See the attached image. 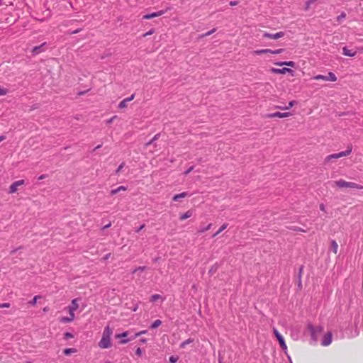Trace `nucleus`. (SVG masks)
Segmentation results:
<instances>
[{"mask_svg": "<svg viewBox=\"0 0 363 363\" xmlns=\"http://www.w3.org/2000/svg\"><path fill=\"white\" fill-rule=\"evenodd\" d=\"M313 1H315L314 0H310V1H308L306 2V5L308 7L312 3H313Z\"/></svg>", "mask_w": 363, "mask_h": 363, "instance_id": "54", "label": "nucleus"}, {"mask_svg": "<svg viewBox=\"0 0 363 363\" xmlns=\"http://www.w3.org/2000/svg\"><path fill=\"white\" fill-rule=\"evenodd\" d=\"M273 332L277 340L279 341V343L281 349L286 350L287 349V346L282 335L279 333V331L276 328L273 329Z\"/></svg>", "mask_w": 363, "mask_h": 363, "instance_id": "2", "label": "nucleus"}, {"mask_svg": "<svg viewBox=\"0 0 363 363\" xmlns=\"http://www.w3.org/2000/svg\"><path fill=\"white\" fill-rule=\"evenodd\" d=\"M192 211L191 210L187 211L184 214L180 216V220H184L189 218H190L192 216Z\"/></svg>", "mask_w": 363, "mask_h": 363, "instance_id": "21", "label": "nucleus"}, {"mask_svg": "<svg viewBox=\"0 0 363 363\" xmlns=\"http://www.w3.org/2000/svg\"><path fill=\"white\" fill-rule=\"evenodd\" d=\"M339 159L337 153H333L331 155H329L325 157V162L326 164L331 163L333 162V160Z\"/></svg>", "mask_w": 363, "mask_h": 363, "instance_id": "12", "label": "nucleus"}, {"mask_svg": "<svg viewBox=\"0 0 363 363\" xmlns=\"http://www.w3.org/2000/svg\"><path fill=\"white\" fill-rule=\"evenodd\" d=\"M45 174H43V175L40 176L38 179H45Z\"/></svg>", "mask_w": 363, "mask_h": 363, "instance_id": "59", "label": "nucleus"}, {"mask_svg": "<svg viewBox=\"0 0 363 363\" xmlns=\"http://www.w3.org/2000/svg\"><path fill=\"white\" fill-rule=\"evenodd\" d=\"M145 267H138V268L135 269L133 271V273L135 274L138 271H144L145 269Z\"/></svg>", "mask_w": 363, "mask_h": 363, "instance_id": "38", "label": "nucleus"}, {"mask_svg": "<svg viewBox=\"0 0 363 363\" xmlns=\"http://www.w3.org/2000/svg\"><path fill=\"white\" fill-rule=\"evenodd\" d=\"M308 329L310 330L311 333V336H312V338L313 339V340L315 342L317 341V337L315 336V333L316 332H322L323 330V328L322 327H318L317 328H315L314 327H313L312 325H310L308 327Z\"/></svg>", "mask_w": 363, "mask_h": 363, "instance_id": "8", "label": "nucleus"}, {"mask_svg": "<svg viewBox=\"0 0 363 363\" xmlns=\"http://www.w3.org/2000/svg\"><path fill=\"white\" fill-rule=\"evenodd\" d=\"M80 30H81L80 29H77V30H76L73 31L72 33V34H75V33H79Z\"/></svg>", "mask_w": 363, "mask_h": 363, "instance_id": "61", "label": "nucleus"}, {"mask_svg": "<svg viewBox=\"0 0 363 363\" xmlns=\"http://www.w3.org/2000/svg\"><path fill=\"white\" fill-rule=\"evenodd\" d=\"M294 230H297V231H301V232H303V233H305V232H306V230H303V229H301V228H294Z\"/></svg>", "mask_w": 363, "mask_h": 363, "instance_id": "53", "label": "nucleus"}, {"mask_svg": "<svg viewBox=\"0 0 363 363\" xmlns=\"http://www.w3.org/2000/svg\"><path fill=\"white\" fill-rule=\"evenodd\" d=\"M40 298V296H35L33 297V298L31 301H29V303H30V305H32V306H35V305L36 304V303H37V300H38V298Z\"/></svg>", "mask_w": 363, "mask_h": 363, "instance_id": "33", "label": "nucleus"}, {"mask_svg": "<svg viewBox=\"0 0 363 363\" xmlns=\"http://www.w3.org/2000/svg\"><path fill=\"white\" fill-rule=\"evenodd\" d=\"M346 17L345 13H342L340 16H337V21H340L342 19L345 18Z\"/></svg>", "mask_w": 363, "mask_h": 363, "instance_id": "39", "label": "nucleus"}, {"mask_svg": "<svg viewBox=\"0 0 363 363\" xmlns=\"http://www.w3.org/2000/svg\"><path fill=\"white\" fill-rule=\"evenodd\" d=\"M128 335V333L127 331L121 333V334H117L115 335V337L117 338V339H120V338H124V337H126Z\"/></svg>", "mask_w": 363, "mask_h": 363, "instance_id": "30", "label": "nucleus"}, {"mask_svg": "<svg viewBox=\"0 0 363 363\" xmlns=\"http://www.w3.org/2000/svg\"><path fill=\"white\" fill-rule=\"evenodd\" d=\"M64 336H65V339H69V338H72L73 337L72 334H71L70 333H65L64 334Z\"/></svg>", "mask_w": 363, "mask_h": 363, "instance_id": "41", "label": "nucleus"}, {"mask_svg": "<svg viewBox=\"0 0 363 363\" xmlns=\"http://www.w3.org/2000/svg\"><path fill=\"white\" fill-rule=\"evenodd\" d=\"M295 104H296L295 101H289L288 106H286V107L277 106V108L279 109H281V110H288V109L291 108V107H293Z\"/></svg>", "mask_w": 363, "mask_h": 363, "instance_id": "25", "label": "nucleus"}, {"mask_svg": "<svg viewBox=\"0 0 363 363\" xmlns=\"http://www.w3.org/2000/svg\"><path fill=\"white\" fill-rule=\"evenodd\" d=\"M349 182L343 179H339L335 182V184L340 188H348Z\"/></svg>", "mask_w": 363, "mask_h": 363, "instance_id": "13", "label": "nucleus"}, {"mask_svg": "<svg viewBox=\"0 0 363 363\" xmlns=\"http://www.w3.org/2000/svg\"><path fill=\"white\" fill-rule=\"evenodd\" d=\"M10 304L9 303H4L2 304H0V308H9Z\"/></svg>", "mask_w": 363, "mask_h": 363, "instance_id": "45", "label": "nucleus"}, {"mask_svg": "<svg viewBox=\"0 0 363 363\" xmlns=\"http://www.w3.org/2000/svg\"><path fill=\"white\" fill-rule=\"evenodd\" d=\"M356 51L349 49L347 47H344L342 48V54L345 56L354 57L356 55Z\"/></svg>", "mask_w": 363, "mask_h": 363, "instance_id": "10", "label": "nucleus"}, {"mask_svg": "<svg viewBox=\"0 0 363 363\" xmlns=\"http://www.w3.org/2000/svg\"><path fill=\"white\" fill-rule=\"evenodd\" d=\"M327 81L335 82L337 81V77L335 74L333 72H329L328 76H326Z\"/></svg>", "mask_w": 363, "mask_h": 363, "instance_id": "23", "label": "nucleus"}, {"mask_svg": "<svg viewBox=\"0 0 363 363\" xmlns=\"http://www.w3.org/2000/svg\"><path fill=\"white\" fill-rule=\"evenodd\" d=\"M284 35V33L281 32V31L278 32V33H277L275 34H270V33H268L267 32L264 33V34H263V37L264 38H270V39H274V40L281 38Z\"/></svg>", "mask_w": 363, "mask_h": 363, "instance_id": "6", "label": "nucleus"}, {"mask_svg": "<svg viewBox=\"0 0 363 363\" xmlns=\"http://www.w3.org/2000/svg\"><path fill=\"white\" fill-rule=\"evenodd\" d=\"M110 255H111V254H110V253H109V254L106 255V256L104 257V259H108V258H109V257H110Z\"/></svg>", "mask_w": 363, "mask_h": 363, "instance_id": "60", "label": "nucleus"}, {"mask_svg": "<svg viewBox=\"0 0 363 363\" xmlns=\"http://www.w3.org/2000/svg\"><path fill=\"white\" fill-rule=\"evenodd\" d=\"M291 116V113L290 112H284V113L275 112V113L268 114L267 116V117L269 118H275V117L282 118L289 117Z\"/></svg>", "mask_w": 363, "mask_h": 363, "instance_id": "5", "label": "nucleus"}, {"mask_svg": "<svg viewBox=\"0 0 363 363\" xmlns=\"http://www.w3.org/2000/svg\"><path fill=\"white\" fill-rule=\"evenodd\" d=\"M331 250L333 252L334 254L337 253L338 250V244L335 240H332L331 245H330Z\"/></svg>", "mask_w": 363, "mask_h": 363, "instance_id": "20", "label": "nucleus"}, {"mask_svg": "<svg viewBox=\"0 0 363 363\" xmlns=\"http://www.w3.org/2000/svg\"><path fill=\"white\" fill-rule=\"evenodd\" d=\"M186 196H187V193L186 192H182L181 194L174 195V197H173V200L175 201H177L179 199L184 198Z\"/></svg>", "mask_w": 363, "mask_h": 363, "instance_id": "24", "label": "nucleus"}, {"mask_svg": "<svg viewBox=\"0 0 363 363\" xmlns=\"http://www.w3.org/2000/svg\"><path fill=\"white\" fill-rule=\"evenodd\" d=\"M284 51V49H277V50H272V54H274V55H277V54H281V52H283Z\"/></svg>", "mask_w": 363, "mask_h": 363, "instance_id": "37", "label": "nucleus"}, {"mask_svg": "<svg viewBox=\"0 0 363 363\" xmlns=\"http://www.w3.org/2000/svg\"><path fill=\"white\" fill-rule=\"evenodd\" d=\"M43 311H48V308L47 307H45V308H43Z\"/></svg>", "mask_w": 363, "mask_h": 363, "instance_id": "64", "label": "nucleus"}, {"mask_svg": "<svg viewBox=\"0 0 363 363\" xmlns=\"http://www.w3.org/2000/svg\"><path fill=\"white\" fill-rule=\"evenodd\" d=\"M61 322H63V323H69L71 322L69 318L68 317H63L61 318Z\"/></svg>", "mask_w": 363, "mask_h": 363, "instance_id": "42", "label": "nucleus"}, {"mask_svg": "<svg viewBox=\"0 0 363 363\" xmlns=\"http://www.w3.org/2000/svg\"><path fill=\"white\" fill-rule=\"evenodd\" d=\"M124 166H125V162H122V163L119 165V167H118V169H116V174H120V172H121L122 169L124 167Z\"/></svg>", "mask_w": 363, "mask_h": 363, "instance_id": "34", "label": "nucleus"}, {"mask_svg": "<svg viewBox=\"0 0 363 363\" xmlns=\"http://www.w3.org/2000/svg\"><path fill=\"white\" fill-rule=\"evenodd\" d=\"M211 225H211V223H210V224H208V225L206 226V228H204V229L201 230L200 232L203 233V232H204V231H206V230H208L211 228Z\"/></svg>", "mask_w": 363, "mask_h": 363, "instance_id": "50", "label": "nucleus"}, {"mask_svg": "<svg viewBox=\"0 0 363 363\" xmlns=\"http://www.w3.org/2000/svg\"><path fill=\"white\" fill-rule=\"evenodd\" d=\"M126 190H127V187H125L124 186H118V188H116L115 189H112L110 191V194L111 195H115V194H118V192H120L121 191H126Z\"/></svg>", "mask_w": 363, "mask_h": 363, "instance_id": "17", "label": "nucleus"}, {"mask_svg": "<svg viewBox=\"0 0 363 363\" xmlns=\"http://www.w3.org/2000/svg\"><path fill=\"white\" fill-rule=\"evenodd\" d=\"M147 333V330H142V331H140L138 333H137L135 335V337H137L143 334H146Z\"/></svg>", "mask_w": 363, "mask_h": 363, "instance_id": "43", "label": "nucleus"}, {"mask_svg": "<svg viewBox=\"0 0 363 363\" xmlns=\"http://www.w3.org/2000/svg\"><path fill=\"white\" fill-rule=\"evenodd\" d=\"M116 116H114L113 117H111V118H109L108 121H107V123H113V121H114L115 118H116Z\"/></svg>", "mask_w": 363, "mask_h": 363, "instance_id": "49", "label": "nucleus"}, {"mask_svg": "<svg viewBox=\"0 0 363 363\" xmlns=\"http://www.w3.org/2000/svg\"><path fill=\"white\" fill-rule=\"evenodd\" d=\"M320 209L322 211H325V206L323 204H320Z\"/></svg>", "mask_w": 363, "mask_h": 363, "instance_id": "56", "label": "nucleus"}, {"mask_svg": "<svg viewBox=\"0 0 363 363\" xmlns=\"http://www.w3.org/2000/svg\"><path fill=\"white\" fill-rule=\"evenodd\" d=\"M351 152H352V146L350 145L347 147L346 150L342 151V152H340L337 153L338 157L340 158V157L348 156L351 154Z\"/></svg>", "mask_w": 363, "mask_h": 363, "instance_id": "15", "label": "nucleus"}, {"mask_svg": "<svg viewBox=\"0 0 363 363\" xmlns=\"http://www.w3.org/2000/svg\"><path fill=\"white\" fill-rule=\"evenodd\" d=\"M78 308H79V305L77 303V299L74 298L72 301V306L67 307L69 313H74V311H77L78 309Z\"/></svg>", "mask_w": 363, "mask_h": 363, "instance_id": "9", "label": "nucleus"}, {"mask_svg": "<svg viewBox=\"0 0 363 363\" xmlns=\"http://www.w3.org/2000/svg\"><path fill=\"white\" fill-rule=\"evenodd\" d=\"M274 65L279 66V67L283 66V65H286L289 67H294L296 65V63L293 61H284V62H274Z\"/></svg>", "mask_w": 363, "mask_h": 363, "instance_id": "14", "label": "nucleus"}, {"mask_svg": "<svg viewBox=\"0 0 363 363\" xmlns=\"http://www.w3.org/2000/svg\"><path fill=\"white\" fill-rule=\"evenodd\" d=\"M145 228V225H140V227L138 229L137 232H139L140 230H143Z\"/></svg>", "mask_w": 363, "mask_h": 363, "instance_id": "58", "label": "nucleus"}, {"mask_svg": "<svg viewBox=\"0 0 363 363\" xmlns=\"http://www.w3.org/2000/svg\"><path fill=\"white\" fill-rule=\"evenodd\" d=\"M74 313H69V316L68 317L70 320V321L72 322L74 319Z\"/></svg>", "mask_w": 363, "mask_h": 363, "instance_id": "47", "label": "nucleus"}, {"mask_svg": "<svg viewBox=\"0 0 363 363\" xmlns=\"http://www.w3.org/2000/svg\"><path fill=\"white\" fill-rule=\"evenodd\" d=\"M140 342L143 343H145V342H146V339H141Z\"/></svg>", "mask_w": 363, "mask_h": 363, "instance_id": "62", "label": "nucleus"}, {"mask_svg": "<svg viewBox=\"0 0 363 363\" xmlns=\"http://www.w3.org/2000/svg\"><path fill=\"white\" fill-rule=\"evenodd\" d=\"M45 44V43H43L42 45H40L39 46L34 47L32 50V52L33 54H39L40 52H43V47L44 46Z\"/></svg>", "mask_w": 363, "mask_h": 363, "instance_id": "18", "label": "nucleus"}, {"mask_svg": "<svg viewBox=\"0 0 363 363\" xmlns=\"http://www.w3.org/2000/svg\"><path fill=\"white\" fill-rule=\"evenodd\" d=\"M8 93V90L4 87L0 86V96H4Z\"/></svg>", "mask_w": 363, "mask_h": 363, "instance_id": "35", "label": "nucleus"}, {"mask_svg": "<svg viewBox=\"0 0 363 363\" xmlns=\"http://www.w3.org/2000/svg\"><path fill=\"white\" fill-rule=\"evenodd\" d=\"M110 226H111V223H109V224L106 225L104 228H108V227H110Z\"/></svg>", "mask_w": 363, "mask_h": 363, "instance_id": "63", "label": "nucleus"}, {"mask_svg": "<svg viewBox=\"0 0 363 363\" xmlns=\"http://www.w3.org/2000/svg\"><path fill=\"white\" fill-rule=\"evenodd\" d=\"M77 352V350L75 348H67L63 350V353L65 355H69L72 353Z\"/></svg>", "mask_w": 363, "mask_h": 363, "instance_id": "26", "label": "nucleus"}, {"mask_svg": "<svg viewBox=\"0 0 363 363\" xmlns=\"http://www.w3.org/2000/svg\"><path fill=\"white\" fill-rule=\"evenodd\" d=\"M162 324V321L160 320H155L152 324L151 325L150 328L152 329H155L160 326Z\"/></svg>", "mask_w": 363, "mask_h": 363, "instance_id": "28", "label": "nucleus"}, {"mask_svg": "<svg viewBox=\"0 0 363 363\" xmlns=\"http://www.w3.org/2000/svg\"><path fill=\"white\" fill-rule=\"evenodd\" d=\"M193 167H191L186 172H185V174H189L190 172H191L193 170Z\"/></svg>", "mask_w": 363, "mask_h": 363, "instance_id": "57", "label": "nucleus"}, {"mask_svg": "<svg viewBox=\"0 0 363 363\" xmlns=\"http://www.w3.org/2000/svg\"><path fill=\"white\" fill-rule=\"evenodd\" d=\"M178 359H179V358H178V357H177V356H171V357H169V362H170L171 363H176V362L178 361Z\"/></svg>", "mask_w": 363, "mask_h": 363, "instance_id": "36", "label": "nucleus"}, {"mask_svg": "<svg viewBox=\"0 0 363 363\" xmlns=\"http://www.w3.org/2000/svg\"><path fill=\"white\" fill-rule=\"evenodd\" d=\"M270 53L272 54V50L271 49H261V50H257L253 51V54L255 55H259L262 54H267Z\"/></svg>", "mask_w": 363, "mask_h": 363, "instance_id": "16", "label": "nucleus"}, {"mask_svg": "<svg viewBox=\"0 0 363 363\" xmlns=\"http://www.w3.org/2000/svg\"><path fill=\"white\" fill-rule=\"evenodd\" d=\"M134 98H135V94H131L130 96L125 98V99L127 102H130V101H133L134 99Z\"/></svg>", "mask_w": 363, "mask_h": 363, "instance_id": "40", "label": "nucleus"}, {"mask_svg": "<svg viewBox=\"0 0 363 363\" xmlns=\"http://www.w3.org/2000/svg\"><path fill=\"white\" fill-rule=\"evenodd\" d=\"M270 72L273 74H284L286 73H289L291 76H294V71L289 68L284 67L281 69L278 68H271Z\"/></svg>", "mask_w": 363, "mask_h": 363, "instance_id": "3", "label": "nucleus"}, {"mask_svg": "<svg viewBox=\"0 0 363 363\" xmlns=\"http://www.w3.org/2000/svg\"><path fill=\"white\" fill-rule=\"evenodd\" d=\"M129 342V340L128 339H122L121 341H120V344L121 345H124V344H126L127 342Z\"/></svg>", "mask_w": 363, "mask_h": 363, "instance_id": "48", "label": "nucleus"}, {"mask_svg": "<svg viewBox=\"0 0 363 363\" xmlns=\"http://www.w3.org/2000/svg\"><path fill=\"white\" fill-rule=\"evenodd\" d=\"M135 354L138 356H140L142 354V350L140 347H138Z\"/></svg>", "mask_w": 363, "mask_h": 363, "instance_id": "46", "label": "nucleus"}, {"mask_svg": "<svg viewBox=\"0 0 363 363\" xmlns=\"http://www.w3.org/2000/svg\"><path fill=\"white\" fill-rule=\"evenodd\" d=\"M238 2L236 1H230V5L232 6H236V5H238Z\"/></svg>", "mask_w": 363, "mask_h": 363, "instance_id": "51", "label": "nucleus"}, {"mask_svg": "<svg viewBox=\"0 0 363 363\" xmlns=\"http://www.w3.org/2000/svg\"><path fill=\"white\" fill-rule=\"evenodd\" d=\"M192 342V340L191 339H188L185 341H184L183 342L181 343L180 345V347L181 348H184L188 344Z\"/></svg>", "mask_w": 363, "mask_h": 363, "instance_id": "32", "label": "nucleus"}, {"mask_svg": "<svg viewBox=\"0 0 363 363\" xmlns=\"http://www.w3.org/2000/svg\"><path fill=\"white\" fill-rule=\"evenodd\" d=\"M228 226L227 223H224L221 225V227L219 228V230L213 235V237L217 236L218 234H220L223 230H224Z\"/></svg>", "mask_w": 363, "mask_h": 363, "instance_id": "29", "label": "nucleus"}, {"mask_svg": "<svg viewBox=\"0 0 363 363\" xmlns=\"http://www.w3.org/2000/svg\"><path fill=\"white\" fill-rule=\"evenodd\" d=\"M128 102H127L125 101V99H124L123 100H122L119 104H118V108L120 109H123V108H125L127 106H128Z\"/></svg>", "mask_w": 363, "mask_h": 363, "instance_id": "27", "label": "nucleus"}, {"mask_svg": "<svg viewBox=\"0 0 363 363\" xmlns=\"http://www.w3.org/2000/svg\"><path fill=\"white\" fill-rule=\"evenodd\" d=\"M150 300L152 302H155L159 300H160L161 301H164V298L160 294H154L150 297Z\"/></svg>", "mask_w": 363, "mask_h": 363, "instance_id": "19", "label": "nucleus"}, {"mask_svg": "<svg viewBox=\"0 0 363 363\" xmlns=\"http://www.w3.org/2000/svg\"><path fill=\"white\" fill-rule=\"evenodd\" d=\"M164 13V11H160L158 12H155V13H150V14L145 15L143 16V18L144 19H150V18H155V17L160 16L163 15Z\"/></svg>", "mask_w": 363, "mask_h": 363, "instance_id": "11", "label": "nucleus"}, {"mask_svg": "<svg viewBox=\"0 0 363 363\" xmlns=\"http://www.w3.org/2000/svg\"><path fill=\"white\" fill-rule=\"evenodd\" d=\"M113 334V330L110 328L109 325H107L104 328V330L102 333V337L100 341L99 342V347L101 349H108L111 347V336Z\"/></svg>", "mask_w": 363, "mask_h": 363, "instance_id": "1", "label": "nucleus"}, {"mask_svg": "<svg viewBox=\"0 0 363 363\" xmlns=\"http://www.w3.org/2000/svg\"><path fill=\"white\" fill-rule=\"evenodd\" d=\"M153 33H154V30H153V29H151V30H150L148 32H147L146 33H145V34L143 35V36H144V37H146V36L150 35H152V34H153Z\"/></svg>", "mask_w": 363, "mask_h": 363, "instance_id": "44", "label": "nucleus"}, {"mask_svg": "<svg viewBox=\"0 0 363 363\" xmlns=\"http://www.w3.org/2000/svg\"><path fill=\"white\" fill-rule=\"evenodd\" d=\"M215 30H216V29H215V28H213V30H211V31L208 32V33L206 34V35H209L212 34L213 33H214V32H215Z\"/></svg>", "mask_w": 363, "mask_h": 363, "instance_id": "55", "label": "nucleus"}, {"mask_svg": "<svg viewBox=\"0 0 363 363\" xmlns=\"http://www.w3.org/2000/svg\"><path fill=\"white\" fill-rule=\"evenodd\" d=\"M348 188L357 189H362L363 186L359 185V184H358L354 183V182H349Z\"/></svg>", "mask_w": 363, "mask_h": 363, "instance_id": "22", "label": "nucleus"}, {"mask_svg": "<svg viewBox=\"0 0 363 363\" xmlns=\"http://www.w3.org/2000/svg\"><path fill=\"white\" fill-rule=\"evenodd\" d=\"M315 80H324L327 81L326 76L322 75V74H318L313 77Z\"/></svg>", "mask_w": 363, "mask_h": 363, "instance_id": "31", "label": "nucleus"}, {"mask_svg": "<svg viewBox=\"0 0 363 363\" xmlns=\"http://www.w3.org/2000/svg\"><path fill=\"white\" fill-rule=\"evenodd\" d=\"M157 137H158V135H155L154 136V138H152V140L151 141H150L147 145H148L151 144L153 140H155L157 138Z\"/></svg>", "mask_w": 363, "mask_h": 363, "instance_id": "52", "label": "nucleus"}, {"mask_svg": "<svg viewBox=\"0 0 363 363\" xmlns=\"http://www.w3.org/2000/svg\"><path fill=\"white\" fill-rule=\"evenodd\" d=\"M25 184L23 179L13 182L9 187V194H14L18 191V188Z\"/></svg>", "mask_w": 363, "mask_h": 363, "instance_id": "4", "label": "nucleus"}, {"mask_svg": "<svg viewBox=\"0 0 363 363\" xmlns=\"http://www.w3.org/2000/svg\"><path fill=\"white\" fill-rule=\"evenodd\" d=\"M332 342V333L330 332L327 333L323 337L322 345L323 346H328Z\"/></svg>", "mask_w": 363, "mask_h": 363, "instance_id": "7", "label": "nucleus"}]
</instances>
